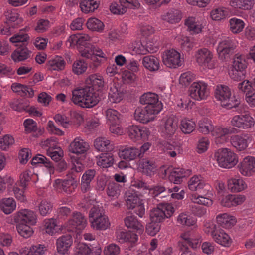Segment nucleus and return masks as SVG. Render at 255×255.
Segmentation results:
<instances>
[{"instance_id":"obj_53","label":"nucleus","mask_w":255,"mask_h":255,"mask_svg":"<svg viewBox=\"0 0 255 255\" xmlns=\"http://www.w3.org/2000/svg\"><path fill=\"white\" fill-rule=\"evenodd\" d=\"M123 92L117 86L113 85L111 87L108 95V98L111 102L119 103L123 99Z\"/></svg>"},{"instance_id":"obj_57","label":"nucleus","mask_w":255,"mask_h":255,"mask_svg":"<svg viewBox=\"0 0 255 255\" xmlns=\"http://www.w3.org/2000/svg\"><path fill=\"white\" fill-rule=\"evenodd\" d=\"M128 8V6L121 2V0L119 2H113L110 6V10L114 14L122 15L124 14Z\"/></svg>"},{"instance_id":"obj_55","label":"nucleus","mask_w":255,"mask_h":255,"mask_svg":"<svg viewBox=\"0 0 255 255\" xmlns=\"http://www.w3.org/2000/svg\"><path fill=\"white\" fill-rule=\"evenodd\" d=\"M87 28L92 31L102 32L104 28V24L100 20L95 17L89 18L87 22Z\"/></svg>"},{"instance_id":"obj_47","label":"nucleus","mask_w":255,"mask_h":255,"mask_svg":"<svg viewBox=\"0 0 255 255\" xmlns=\"http://www.w3.org/2000/svg\"><path fill=\"white\" fill-rule=\"evenodd\" d=\"M144 45L140 41L135 42L132 44V54H146L148 52L153 53L155 48L153 47H148Z\"/></svg>"},{"instance_id":"obj_45","label":"nucleus","mask_w":255,"mask_h":255,"mask_svg":"<svg viewBox=\"0 0 255 255\" xmlns=\"http://www.w3.org/2000/svg\"><path fill=\"white\" fill-rule=\"evenodd\" d=\"M99 4L100 0H83L80 3V7L83 12L88 13L94 11Z\"/></svg>"},{"instance_id":"obj_56","label":"nucleus","mask_w":255,"mask_h":255,"mask_svg":"<svg viewBox=\"0 0 255 255\" xmlns=\"http://www.w3.org/2000/svg\"><path fill=\"white\" fill-rule=\"evenodd\" d=\"M253 4V0H231L230 2L232 7L244 10L251 9Z\"/></svg>"},{"instance_id":"obj_41","label":"nucleus","mask_w":255,"mask_h":255,"mask_svg":"<svg viewBox=\"0 0 255 255\" xmlns=\"http://www.w3.org/2000/svg\"><path fill=\"white\" fill-rule=\"evenodd\" d=\"M23 125L26 133H32V135L35 137H37L42 134V130L37 128V123L33 120L26 119L24 121Z\"/></svg>"},{"instance_id":"obj_54","label":"nucleus","mask_w":255,"mask_h":255,"mask_svg":"<svg viewBox=\"0 0 255 255\" xmlns=\"http://www.w3.org/2000/svg\"><path fill=\"white\" fill-rule=\"evenodd\" d=\"M65 62L64 59L59 56L50 60L47 63V66L50 70H61L64 68Z\"/></svg>"},{"instance_id":"obj_37","label":"nucleus","mask_w":255,"mask_h":255,"mask_svg":"<svg viewBox=\"0 0 255 255\" xmlns=\"http://www.w3.org/2000/svg\"><path fill=\"white\" fill-rule=\"evenodd\" d=\"M42 146L48 147L47 154L53 160L58 161L60 160L62 154L60 149L56 150L55 149L52 148L55 146V141H51V139H47L42 143Z\"/></svg>"},{"instance_id":"obj_49","label":"nucleus","mask_w":255,"mask_h":255,"mask_svg":"<svg viewBox=\"0 0 255 255\" xmlns=\"http://www.w3.org/2000/svg\"><path fill=\"white\" fill-rule=\"evenodd\" d=\"M44 227L46 233L50 235H53L61 231L60 226L57 225L56 220L53 218L45 219Z\"/></svg>"},{"instance_id":"obj_51","label":"nucleus","mask_w":255,"mask_h":255,"mask_svg":"<svg viewBox=\"0 0 255 255\" xmlns=\"http://www.w3.org/2000/svg\"><path fill=\"white\" fill-rule=\"evenodd\" d=\"M180 12L176 9H170L168 12L162 15V19L170 23H178L181 19Z\"/></svg>"},{"instance_id":"obj_38","label":"nucleus","mask_w":255,"mask_h":255,"mask_svg":"<svg viewBox=\"0 0 255 255\" xmlns=\"http://www.w3.org/2000/svg\"><path fill=\"white\" fill-rule=\"evenodd\" d=\"M96 163L98 166L107 168L112 166L114 163V158L111 153H101L96 156Z\"/></svg>"},{"instance_id":"obj_35","label":"nucleus","mask_w":255,"mask_h":255,"mask_svg":"<svg viewBox=\"0 0 255 255\" xmlns=\"http://www.w3.org/2000/svg\"><path fill=\"white\" fill-rule=\"evenodd\" d=\"M216 221L220 226L225 228H231L236 223L235 217L226 213L217 215Z\"/></svg>"},{"instance_id":"obj_23","label":"nucleus","mask_w":255,"mask_h":255,"mask_svg":"<svg viewBox=\"0 0 255 255\" xmlns=\"http://www.w3.org/2000/svg\"><path fill=\"white\" fill-rule=\"evenodd\" d=\"M178 128L177 121L172 117L168 118L161 128V135L167 140L171 139Z\"/></svg>"},{"instance_id":"obj_13","label":"nucleus","mask_w":255,"mask_h":255,"mask_svg":"<svg viewBox=\"0 0 255 255\" xmlns=\"http://www.w3.org/2000/svg\"><path fill=\"white\" fill-rule=\"evenodd\" d=\"M87 225V220L84 216L79 212L74 213L71 218L65 223L64 226L69 232H80Z\"/></svg>"},{"instance_id":"obj_22","label":"nucleus","mask_w":255,"mask_h":255,"mask_svg":"<svg viewBox=\"0 0 255 255\" xmlns=\"http://www.w3.org/2000/svg\"><path fill=\"white\" fill-rule=\"evenodd\" d=\"M128 132L130 138L134 141L146 139L150 134L147 128L136 125L129 126Z\"/></svg>"},{"instance_id":"obj_27","label":"nucleus","mask_w":255,"mask_h":255,"mask_svg":"<svg viewBox=\"0 0 255 255\" xmlns=\"http://www.w3.org/2000/svg\"><path fill=\"white\" fill-rule=\"evenodd\" d=\"M16 219L20 224L35 225L37 221V216L33 211L22 209L17 213Z\"/></svg>"},{"instance_id":"obj_19","label":"nucleus","mask_w":255,"mask_h":255,"mask_svg":"<svg viewBox=\"0 0 255 255\" xmlns=\"http://www.w3.org/2000/svg\"><path fill=\"white\" fill-rule=\"evenodd\" d=\"M77 184L73 177L67 179H57L55 180L53 186L59 192L71 194L74 191Z\"/></svg>"},{"instance_id":"obj_25","label":"nucleus","mask_w":255,"mask_h":255,"mask_svg":"<svg viewBox=\"0 0 255 255\" xmlns=\"http://www.w3.org/2000/svg\"><path fill=\"white\" fill-rule=\"evenodd\" d=\"M140 102L143 105H147L145 107L152 110L156 109L158 106L161 107L160 112L162 109V104L158 100V95L155 93L148 92L143 94L140 98Z\"/></svg>"},{"instance_id":"obj_42","label":"nucleus","mask_w":255,"mask_h":255,"mask_svg":"<svg viewBox=\"0 0 255 255\" xmlns=\"http://www.w3.org/2000/svg\"><path fill=\"white\" fill-rule=\"evenodd\" d=\"M12 90L22 97L27 96L32 97L34 95V91L29 86L14 83L11 85Z\"/></svg>"},{"instance_id":"obj_59","label":"nucleus","mask_w":255,"mask_h":255,"mask_svg":"<svg viewBox=\"0 0 255 255\" xmlns=\"http://www.w3.org/2000/svg\"><path fill=\"white\" fill-rule=\"evenodd\" d=\"M177 222L181 225L190 226L195 224L196 220L186 213H181L177 217Z\"/></svg>"},{"instance_id":"obj_58","label":"nucleus","mask_w":255,"mask_h":255,"mask_svg":"<svg viewBox=\"0 0 255 255\" xmlns=\"http://www.w3.org/2000/svg\"><path fill=\"white\" fill-rule=\"evenodd\" d=\"M213 127L211 121L207 118H203L198 122V130L204 134L211 133Z\"/></svg>"},{"instance_id":"obj_61","label":"nucleus","mask_w":255,"mask_h":255,"mask_svg":"<svg viewBox=\"0 0 255 255\" xmlns=\"http://www.w3.org/2000/svg\"><path fill=\"white\" fill-rule=\"evenodd\" d=\"M231 31L234 33H238L241 32L244 26V21L236 17L232 18L229 20Z\"/></svg>"},{"instance_id":"obj_16","label":"nucleus","mask_w":255,"mask_h":255,"mask_svg":"<svg viewBox=\"0 0 255 255\" xmlns=\"http://www.w3.org/2000/svg\"><path fill=\"white\" fill-rule=\"evenodd\" d=\"M162 61L165 65L170 68H176L182 64L180 53L174 49L164 52L162 56Z\"/></svg>"},{"instance_id":"obj_33","label":"nucleus","mask_w":255,"mask_h":255,"mask_svg":"<svg viewBox=\"0 0 255 255\" xmlns=\"http://www.w3.org/2000/svg\"><path fill=\"white\" fill-rule=\"evenodd\" d=\"M90 39V37L87 34L77 33L70 36L67 40V45L69 47L75 46H84Z\"/></svg>"},{"instance_id":"obj_40","label":"nucleus","mask_w":255,"mask_h":255,"mask_svg":"<svg viewBox=\"0 0 255 255\" xmlns=\"http://www.w3.org/2000/svg\"><path fill=\"white\" fill-rule=\"evenodd\" d=\"M31 164L43 165L47 168L50 174L54 173V168L52 163L50 161L49 159L42 155L38 154L34 157L32 159Z\"/></svg>"},{"instance_id":"obj_6","label":"nucleus","mask_w":255,"mask_h":255,"mask_svg":"<svg viewBox=\"0 0 255 255\" xmlns=\"http://www.w3.org/2000/svg\"><path fill=\"white\" fill-rule=\"evenodd\" d=\"M215 96L220 101L221 106L227 109L236 108L240 104L238 98L235 96L232 97L230 88L225 85H220L216 87Z\"/></svg>"},{"instance_id":"obj_46","label":"nucleus","mask_w":255,"mask_h":255,"mask_svg":"<svg viewBox=\"0 0 255 255\" xmlns=\"http://www.w3.org/2000/svg\"><path fill=\"white\" fill-rule=\"evenodd\" d=\"M16 203L13 198H5L0 201V208L6 214H9L15 210Z\"/></svg>"},{"instance_id":"obj_34","label":"nucleus","mask_w":255,"mask_h":255,"mask_svg":"<svg viewBox=\"0 0 255 255\" xmlns=\"http://www.w3.org/2000/svg\"><path fill=\"white\" fill-rule=\"evenodd\" d=\"M103 80L101 76L98 74H92L88 76L85 80V86L93 88V91L98 93L103 86Z\"/></svg>"},{"instance_id":"obj_8","label":"nucleus","mask_w":255,"mask_h":255,"mask_svg":"<svg viewBox=\"0 0 255 255\" xmlns=\"http://www.w3.org/2000/svg\"><path fill=\"white\" fill-rule=\"evenodd\" d=\"M195 58L197 63L206 68L213 69L217 66V59L214 57L213 52L207 48H203L198 50Z\"/></svg>"},{"instance_id":"obj_31","label":"nucleus","mask_w":255,"mask_h":255,"mask_svg":"<svg viewBox=\"0 0 255 255\" xmlns=\"http://www.w3.org/2000/svg\"><path fill=\"white\" fill-rule=\"evenodd\" d=\"M72 244V239L71 235H65L59 237L56 241L58 252L61 255H65Z\"/></svg>"},{"instance_id":"obj_62","label":"nucleus","mask_w":255,"mask_h":255,"mask_svg":"<svg viewBox=\"0 0 255 255\" xmlns=\"http://www.w3.org/2000/svg\"><path fill=\"white\" fill-rule=\"evenodd\" d=\"M106 118L110 124H120L122 116L117 111L113 109H108L106 112Z\"/></svg>"},{"instance_id":"obj_4","label":"nucleus","mask_w":255,"mask_h":255,"mask_svg":"<svg viewBox=\"0 0 255 255\" xmlns=\"http://www.w3.org/2000/svg\"><path fill=\"white\" fill-rule=\"evenodd\" d=\"M29 29V27L21 29L19 32L11 37L9 40L14 43L18 47L12 54L11 57L15 62H19L27 59L30 56V51L25 44L29 38L26 32Z\"/></svg>"},{"instance_id":"obj_60","label":"nucleus","mask_w":255,"mask_h":255,"mask_svg":"<svg viewBox=\"0 0 255 255\" xmlns=\"http://www.w3.org/2000/svg\"><path fill=\"white\" fill-rule=\"evenodd\" d=\"M87 67L88 64L84 60H76L72 65V71L76 75H81L86 71Z\"/></svg>"},{"instance_id":"obj_18","label":"nucleus","mask_w":255,"mask_h":255,"mask_svg":"<svg viewBox=\"0 0 255 255\" xmlns=\"http://www.w3.org/2000/svg\"><path fill=\"white\" fill-rule=\"evenodd\" d=\"M161 107H157L156 109L152 110L145 107L144 108H138L134 112V117L136 121L140 123H146L154 118V115L160 112Z\"/></svg>"},{"instance_id":"obj_43","label":"nucleus","mask_w":255,"mask_h":255,"mask_svg":"<svg viewBox=\"0 0 255 255\" xmlns=\"http://www.w3.org/2000/svg\"><path fill=\"white\" fill-rule=\"evenodd\" d=\"M5 17L8 26L13 29L20 26L22 23V19L15 11H7L5 13Z\"/></svg>"},{"instance_id":"obj_50","label":"nucleus","mask_w":255,"mask_h":255,"mask_svg":"<svg viewBox=\"0 0 255 255\" xmlns=\"http://www.w3.org/2000/svg\"><path fill=\"white\" fill-rule=\"evenodd\" d=\"M229 14L228 9L219 6L214 8L210 12V17L212 20L219 21L226 18Z\"/></svg>"},{"instance_id":"obj_2","label":"nucleus","mask_w":255,"mask_h":255,"mask_svg":"<svg viewBox=\"0 0 255 255\" xmlns=\"http://www.w3.org/2000/svg\"><path fill=\"white\" fill-rule=\"evenodd\" d=\"M82 207L85 209L93 206L89 212V221L91 227L95 230H105L110 227V224L108 217L105 215L102 207L95 202L94 199L85 198L82 202Z\"/></svg>"},{"instance_id":"obj_64","label":"nucleus","mask_w":255,"mask_h":255,"mask_svg":"<svg viewBox=\"0 0 255 255\" xmlns=\"http://www.w3.org/2000/svg\"><path fill=\"white\" fill-rule=\"evenodd\" d=\"M195 123L194 121L185 118L181 120L180 128L181 131L185 134L191 133L195 129Z\"/></svg>"},{"instance_id":"obj_36","label":"nucleus","mask_w":255,"mask_h":255,"mask_svg":"<svg viewBox=\"0 0 255 255\" xmlns=\"http://www.w3.org/2000/svg\"><path fill=\"white\" fill-rule=\"evenodd\" d=\"M94 145L97 150L101 152L111 151L114 148L110 141L105 137H99L96 139Z\"/></svg>"},{"instance_id":"obj_32","label":"nucleus","mask_w":255,"mask_h":255,"mask_svg":"<svg viewBox=\"0 0 255 255\" xmlns=\"http://www.w3.org/2000/svg\"><path fill=\"white\" fill-rule=\"evenodd\" d=\"M211 232L214 240L217 243L223 246H229L231 243V239L224 230L216 229Z\"/></svg>"},{"instance_id":"obj_11","label":"nucleus","mask_w":255,"mask_h":255,"mask_svg":"<svg viewBox=\"0 0 255 255\" xmlns=\"http://www.w3.org/2000/svg\"><path fill=\"white\" fill-rule=\"evenodd\" d=\"M82 56L90 59L89 65L92 69H96L101 64V60L98 57L106 60V54L102 50L98 47H94L93 49L87 47L84 48L81 51Z\"/></svg>"},{"instance_id":"obj_44","label":"nucleus","mask_w":255,"mask_h":255,"mask_svg":"<svg viewBox=\"0 0 255 255\" xmlns=\"http://www.w3.org/2000/svg\"><path fill=\"white\" fill-rule=\"evenodd\" d=\"M142 64L145 68L150 71H157L159 68V61L153 55L144 57L142 59Z\"/></svg>"},{"instance_id":"obj_12","label":"nucleus","mask_w":255,"mask_h":255,"mask_svg":"<svg viewBox=\"0 0 255 255\" xmlns=\"http://www.w3.org/2000/svg\"><path fill=\"white\" fill-rule=\"evenodd\" d=\"M181 237L182 239V241H181L182 246L185 247V249H183L181 255H196L195 253L186 246H189L195 249L199 247L201 242L200 235L196 234L185 233L181 235Z\"/></svg>"},{"instance_id":"obj_24","label":"nucleus","mask_w":255,"mask_h":255,"mask_svg":"<svg viewBox=\"0 0 255 255\" xmlns=\"http://www.w3.org/2000/svg\"><path fill=\"white\" fill-rule=\"evenodd\" d=\"M185 24L191 34H197L202 32L205 25V22L200 17L191 16L185 20Z\"/></svg>"},{"instance_id":"obj_9","label":"nucleus","mask_w":255,"mask_h":255,"mask_svg":"<svg viewBox=\"0 0 255 255\" xmlns=\"http://www.w3.org/2000/svg\"><path fill=\"white\" fill-rule=\"evenodd\" d=\"M174 211V208L169 203H164L160 205L150 211V220L152 222L160 224L165 218L171 217Z\"/></svg>"},{"instance_id":"obj_29","label":"nucleus","mask_w":255,"mask_h":255,"mask_svg":"<svg viewBox=\"0 0 255 255\" xmlns=\"http://www.w3.org/2000/svg\"><path fill=\"white\" fill-rule=\"evenodd\" d=\"M89 149V144L80 137H76L72 142L69 147V151L76 154L86 153Z\"/></svg>"},{"instance_id":"obj_17","label":"nucleus","mask_w":255,"mask_h":255,"mask_svg":"<svg viewBox=\"0 0 255 255\" xmlns=\"http://www.w3.org/2000/svg\"><path fill=\"white\" fill-rule=\"evenodd\" d=\"M190 170L176 168L172 169H167L164 171L165 177L168 175L169 180L175 184H180L184 178L189 176L191 174Z\"/></svg>"},{"instance_id":"obj_39","label":"nucleus","mask_w":255,"mask_h":255,"mask_svg":"<svg viewBox=\"0 0 255 255\" xmlns=\"http://www.w3.org/2000/svg\"><path fill=\"white\" fill-rule=\"evenodd\" d=\"M125 225L128 228L136 231L138 234H141L143 231V225L138 221L136 217L128 216L125 220Z\"/></svg>"},{"instance_id":"obj_10","label":"nucleus","mask_w":255,"mask_h":255,"mask_svg":"<svg viewBox=\"0 0 255 255\" xmlns=\"http://www.w3.org/2000/svg\"><path fill=\"white\" fill-rule=\"evenodd\" d=\"M237 44V41L229 37H224L219 42L216 48L219 57L222 60L228 58Z\"/></svg>"},{"instance_id":"obj_7","label":"nucleus","mask_w":255,"mask_h":255,"mask_svg":"<svg viewBox=\"0 0 255 255\" xmlns=\"http://www.w3.org/2000/svg\"><path fill=\"white\" fill-rule=\"evenodd\" d=\"M214 158L218 165L224 168H231L238 162L236 154L228 148H220L214 153Z\"/></svg>"},{"instance_id":"obj_3","label":"nucleus","mask_w":255,"mask_h":255,"mask_svg":"<svg viewBox=\"0 0 255 255\" xmlns=\"http://www.w3.org/2000/svg\"><path fill=\"white\" fill-rule=\"evenodd\" d=\"M71 101L82 108H90L96 105L99 101L98 93L93 91L90 86H85L72 91Z\"/></svg>"},{"instance_id":"obj_21","label":"nucleus","mask_w":255,"mask_h":255,"mask_svg":"<svg viewBox=\"0 0 255 255\" xmlns=\"http://www.w3.org/2000/svg\"><path fill=\"white\" fill-rule=\"evenodd\" d=\"M252 136L248 133L236 135L231 136V144L236 149L242 151L246 149L252 141Z\"/></svg>"},{"instance_id":"obj_28","label":"nucleus","mask_w":255,"mask_h":255,"mask_svg":"<svg viewBox=\"0 0 255 255\" xmlns=\"http://www.w3.org/2000/svg\"><path fill=\"white\" fill-rule=\"evenodd\" d=\"M139 169L143 174L151 177L156 173L157 166L154 160L145 158L140 160Z\"/></svg>"},{"instance_id":"obj_14","label":"nucleus","mask_w":255,"mask_h":255,"mask_svg":"<svg viewBox=\"0 0 255 255\" xmlns=\"http://www.w3.org/2000/svg\"><path fill=\"white\" fill-rule=\"evenodd\" d=\"M189 94L197 101L206 99L209 95L207 84L203 81L194 82L189 88Z\"/></svg>"},{"instance_id":"obj_5","label":"nucleus","mask_w":255,"mask_h":255,"mask_svg":"<svg viewBox=\"0 0 255 255\" xmlns=\"http://www.w3.org/2000/svg\"><path fill=\"white\" fill-rule=\"evenodd\" d=\"M131 186L138 190L137 192L139 196L146 193L151 195L153 197L152 202L158 201V196L165 191V187L160 185L152 187L141 178L134 179L131 182Z\"/></svg>"},{"instance_id":"obj_48","label":"nucleus","mask_w":255,"mask_h":255,"mask_svg":"<svg viewBox=\"0 0 255 255\" xmlns=\"http://www.w3.org/2000/svg\"><path fill=\"white\" fill-rule=\"evenodd\" d=\"M228 187L232 192H240L247 187V185L243 179L232 178L228 180Z\"/></svg>"},{"instance_id":"obj_63","label":"nucleus","mask_w":255,"mask_h":255,"mask_svg":"<svg viewBox=\"0 0 255 255\" xmlns=\"http://www.w3.org/2000/svg\"><path fill=\"white\" fill-rule=\"evenodd\" d=\"M180 144L177 142H167L165 145L166 154L175 157L177 153H179Z\"/></svg>"},{"instance_id":"obj_15","label":"nucleus","mask_w":255,"mask_h":255,"mask_svg":"<svg viewBox=\"0 0 255 255\" xmlns=\"http://www.w3.org/2000/svg\"><path fill=\"white\" fill-rule=\"evenodd\" d=\"M238 132V130L234 127H229L223 128L221 127H213L211 134L215 137L216 144H223L228 140V135Z\"/></svg>"},{"instance_id":"obj_20","label":"nucleus","mask_w":255,"mask_h":255,"mask_svg":"<svg viewBox=\"0 0 255 255\" xmlns=\"http://www.w3.org/2000/svg\"><path fill=\"white\" fill-rule=\"evenodd\" d=\"M240 173L243 176L250 177L255 174V157L247 156L238 165Z\"/></svg>"},{"instance_id":"obj_26","label":"nucleus","mask_w":255,"mask_h":255,"mask_svg":"<svg viewBox=\"0 0 255 255\" xmlns=\"http://www.w3.org/2000/svg\"><path fill=\"white\" fill-rule=\"evenodd\" d=\"M231 125L240 128L247 129L254 124L253 118L249 114L236 115L231 121Z\"/></svg>"},{"instance_id":"obj_52","label":"nucleus","mask_w":255,"mask_h":255,"mask_svg":"<svg viewBox=\"0 0 255 255\" xmlns=\"http://www.w3.org/2000/svg\"><path fill=\"white\" fill-rule=\"evenodd\" d=\"M47 247L43 244H36L32 246L29 249L25 247L21 253L24 255H43L47 251Z\"/></svg>"},{"instance_id":"obj_1","label":"nucleus","mask_w":255,"mask_h":255,"mask_svg":"<svg viewBox=\"0 0 255 255\" xmlns=\"http://www.w3.org/2000/svg\"><path fill=\"white\" fill-rule=\"evenodd\" d=\"M188 188L191 191H197L201 194L200 195L196 193L191 195L190 199L193 203L207 206L212 205L211 198L213 195L212 188L201 176L192 177L188 181Z\"/></svg>"},{"instance_id":"obj_30","label":"nucleus","mask_w":255,"mask_h":255,"mask_svg":"<svg viewBox=\"0 0 255 255\" xmlns=\"http://www.w3.org/2000/svg\"><path fill=\"white\" fill-rule=\"evenodd\" d=\"M140 154L139 148L131 146L122 147L119 152V157L127 161L133 160L139 157Z\"/></svg>"}]
</instances>
